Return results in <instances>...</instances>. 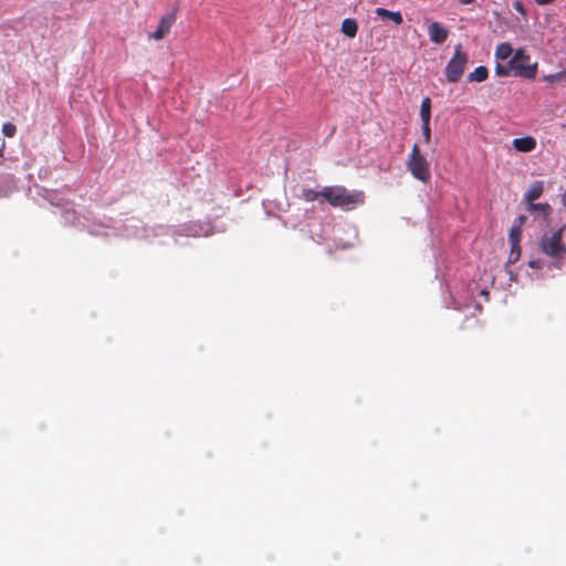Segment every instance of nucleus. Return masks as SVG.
Returning <instances> with one entry per match:
<instances>
[{
    "label": "nucleus",
    "mask_w": 566,
    "mask_h": 566,
    "mask_svg": "<svg viewBox=\"0 0 566 566\" xmlns=\"http://www.w3.org/2000/svg\"><path fill=\"white\" fill-rule=\"evenodd\" d=\"M322 198L334 207L353 208L364 202L361 191H348L345 187H325L321 190Z\"/></svg>",
    "instance_id": "f257e3e1"
},
{
    "label": "nucleus",
    "mask_w": 566,
    "mask_h": 566,
    "mask_svg": "<svg viewBox=\"0 0 566 566\" xmlns=\"http://www.w3.org/2000/svg\"><path fill=\"white\" fill-rule=\"evenodd\" d=\"M563 232L564 227H560L554 232L544 233L539 241L541 252L549 256L555 266H559L566 255V244L563 242Z\"/></svg>",
    "instance_id": "f03ea898"
},
{
    "label": "nucleus",
    "mask_w": 566,
    "mask_h": 566,
    "mask_svg": "<svg viewBox=\"0 0 566 566\" xmlns=\"http://www.w3.org/2000/svg\"><path fill=\"white\" fill-rule=\"evenodd\" d=\"M513 75L525 80H533L537 73V62H532L524 49H517L510 59Z\"/></svg>",
    "instance_id": "7ed1b4c3"
},
{
    "label": "nucleus",
    "mask_w": 566,
    "mask_h": 566,
    "mask_svg": "<svg viewBox=\"0 0 566 566\" xmlns=\"http://www.w3.org/2000/svg\"><path fill=\"white\" fill-rule=\"evenodd\" d=\"M467 62H468V55L464 52H462L460 44L457 45L453 56L448 62V64L444 69L446 77L449 83H455L461 78V76L464 72Z\"/></svg>",
    "instance_id": "20e7f679"
},
{
    "label": "nucleus",
    "mask_w": 566,
    "mask_h": 566,
    "mask_svg": "<svg viewBox=\"0 0 566 566\" xmlns=\"http://www.w3.org/2000/svg\"><path fill=\"white\" fill-rule=\"evenodd\" d=\"M408 167L413 177H424L427 170V160L420 154L418 146L412 148L411 156L408 160Z\"/></svg>",
    "instance_id": "39448f33"
},
{
    "label": "nucleus",
    "mask_w": 566,
    "mask_h": 566,
    "mask_svg": "<svg viewBox=\"0 0 566 566\" xmlns=\"http://www.w3.org/2000/svg\"><path fill=\"white\" fill-rule=\"evenodd\" d=\"M176 21V14L174 12H169L165 14L158 23L157 29L150 34L151 39L161 40L169 32L171 25Z\"/></svg>",
    "instance_id": "423d86ee"
},
{
    "label": "nucleus",
    "mask_w": 566,
    "mask_h": 566,
    "mask_svg": "<svg viewBox=\"0 0 566 566\" xmlns=\"http://www.w3.org/2000/svg\"><path fill=\"white\" fill-rule=\"evenodd\" d=\"M429 39L436 44L443 43L449 35L448 29L441 25L439 22H431L428 27Z\"/></svg>",
    "instance_id": "0eeeda50"
},
{
    "label": "nucleus",
    "mask_w": 566,
    "mask_h": 566,
    "mask_svg": "<svg viewBox=\"0 0 566 566\" xmlns=\"http://www.w3.org/2000/svg\"><path fill=\"white\" fill-rule=\"evenodd\" d=\"M513 147L522 153H528L535 149L536 140L532 136H524L513 139Z\"/></svg>",
    "instance_id": "6e6552de"
},
{
    "label": "nucleus",
    "mask_w": 566,
    "mask_h": 566,
    "mask_svg": "<svg viewBox=\"0 0 566 566\" xmlns=\"http://www.w3.org/2000/svg\"><path fill=\"white\" fill-rule=\"evenodd\" d=\"M375 13L381 19L391 20L396 25H399L403 22L402 15L399 11H390L385 8H377Z\"/></svg>",
    "instance_id": "1a4fd4ad"
},
{
    "label": "nucleus",
    "mask_w": 566,
    "mask_h": 566,
    "mask_svg": "<svg viewBox=\"0 0 566 566\" xmlns=\"http://www.w3.org/2000/svg\"><path fill=\"white\" fill-rule=\"evenodd\" d=\"M527 210L536 213L538 217H542L543 219H546L552 213V208L547 203H534L530 202L527 203Z\"/></svg>",
    "instance_id": "9d476101"
},
{
    "label": "nucleus",
    "mask_w": 566,
    "mask_h": 566,
    "mask_svg": "<svg viewBox=\"0 0 566 566\" xmlns=\"http://www.w3.org/2000/svg\"><path fill=\"white\" fill-rule=\"evenodd\" d=\"M342 32L348 38H355L357 34L358 25L356 20L347 18L342 22Z\"/></svg>",
    "instance_id": "9b49d317"
},
{
    "label": "nucleus",
    "mask_w": 566,
    "mask_h": 566,
    "mask_svg": "<svg viewBox=\"0 0 566 566\" xmlns=\"http://www.w3.org/2000/svg\"><path fill=\"white\" fill-rule=\"evenodd\" d=\"M513 53V48L509 42H502L497 44L495 49V59L496 60H507Z\"/></svg>",
    "instance_id": "f8f14e48"
},
{
    "label": "nucleus",
    "mask_w": 566,
    "mask_h": 566,
    "mask_svg": "<svg viewBox=\"0 0 566 566\" xmlns=\"http://www.w3.org/2000/svg\"><path fill=\"white\" fill-rule=\"evenodd\" d=\"M543 192V184L541 181H535L530 190L525 193V200L527 203L535 201L541 197Z\"/></svg>",
    "instance_id": "ddd939ff"
},
{
    "label": "nucleus",
    "mask_w": 566,
    "mask_h": 566,
    "mask_svg": "<svg viewBox=\"0 0 566 566\" xmlns=\"http://www.w3.org/2000/svg\"><path fill=\"white\" fill-rule=\"evenodd\" d=\"M489 76V70L485 66H478L468 75L469 82H483Z\"/></svg>",
    "instance_id": "4468645a"
},
{
    "label": "nucleus",
    "mask_w": 566,
    "mask_h": 566,
    "mask_svg": "<svg viewBox=\"0 0 566 566\" xmlns=\"http://www.w3.org/2000/svg\"><path fill=\"white\" fill-rule=\"evenodd\" d=\"M431 101L429 97H424L420 105V117L421 122H430L431 117Z\"/></svg>",
    "instance_id": "2eb2a0df"
},
{
    "label": "nucleus",
    "mask_w": 566,
    "mask_h": 566,
    "mask_svg": "<svg viewBox=\"0 0 566 566\" xmlns=\"http://www.w3.org/2000/svg\"><path fill=\"white\" fill-rule=\"evenodd\" d=\"M520 256H521L520 243H516V245L514 243H511V251L509 254L507 263L513 264V263L517 262Z\"/></svg>",
    "instance_id": "dca6fc26"
},
{
    "label": "nucleus",
    "mask_w": 566,
    "mask_h": 566,
    "mask_svg": "<svg viewBox=\"0 0 566 566\" xmlns=\"http://www.w3.org/2000/svg\"><path fill=\"white\" fill-rule=\"evenodd\" d=\"M544 81L548 83L566 82V69L560 72L544 76Z\"/></svg>",
    "instance_id": "f3484780"
},
{
    "label": "nucleus",
    "mask_w": 566,
    "mask_h": 566,
    "mask_svg": "<svg viewBox=\"0 0 566 566\" xmlns=\"http://www.w3.org/2000/svg\"><path fill=\"white\" fill-rule=\"evenodd\" d=\"M521 235H522V229L520 228V226H513L511 228L510 234H509L510 243H514L515 245H516V243H520Z\"/></svg>",
    "instance_id": "a211bd4d"
},
{
    "label": "nucleus",
    "mask_w": 566,
    "mask_h": 566,
    "mask_svg": "<svg viewBox=\"0 0 566 566\" xmlns=\"http://www.w3.org/2000/svg\"><path fill=\"white\" fill-rule=\"evenodd\" d=\"M511 73H513V69H511L510 62L507 65L496 64L495 74L497 76H509Z\"/></svg>",
    "instance_id": "6ab92c4d"
},
{
    "label": "nucleus",
    "mask_w": 566,
    "mask_h": 566,
    "mask_svg": "<svg viewBox=\"0 0 566 566\" xmlns=\"http://www.w3.org/2000/svg\"><path fill=\"white\" fill-rule=\"evenodd\" d=\"M17 127L12 123H4L2 125V133L7 137H13L15 135Z\"/></svg>",
    "instance_id": "aec40b11"
},
{
    "label": "nucleus",
    "mask_w": 566,
    "mask_h": 566,
    "mask_svg": "<svg viewBox=\"0 0 566 566\" xmlns=\"http://www.w3.org/2000/svg\"><path fill=\"white\" fill-rule=\"evenodd\" d=\"M303 196L307 201H314L322 197V193L313 189H304Z\"/></svg>",
    "instance_id": "412c9836"
},
{
    "label": "nucleus",
    "mask_w": 566,
    "mask_h": 566,
    "mask_svg": "<svg viewBox=\"0 0 566 566\" xmlns=\"http://www.w3.org/2000/svg\"><path fill=\"white\" fill-rule=\"evenodd\" d=\"M422 134L424 137V140L428 143L431 138V129H430V122H422Z\"/></svg>",
    "instance_id": "4be33fe9"
},
{
    "label": "nucleus",
    "mask_w": 566,
    "mask_h": 566,
    "mask_svg": "<svg viewBox=\"0 0 566 566\" xmlns=\"http://www.w3.org/2000/svg\"><path fill=\"white\" fill-rule=\"evenodd\" d=\"M526 221V217L521 214L517 217V219L515 220V224L514 226H520V228L522 229L523 224L525 223Z\"/></svg>",
    "instance_id": "5701e85b"
},
{
    "label": "nucleus",
    "mask_w": 566,
    "mask_h": 566,
    "mask_svg": "<svg viewBox=\"0 0 566 566\" xmlns=\"http://www.w3.org/2000/svg\"><path fill=\"white\" fill-rule=\"evenodd\" d=\"M514 9L522 13V14H525V11H524V8H523V4L520 2V1H515L514 4H513Z\"/></svg>",
    "instance_id": "b1692460"
},
{
    "label": "nucleus",
    "mask_w": 566,
    "mask_h": 566,
    "mask_svg": "<svg viewBox=\"0 0 566 566\" xmlns=\"http://www.w3.org/2000/svg\"><path fill=\"white\" fill-rule=\"evenodd\" d=\"M538 4H548L553 2L554 0H535Z\"/></svg>",
    "instance_id": "393cba45"
},
{
    "label": "nucleus",
    "mask_w": 566,
    "mask_h": 566,
    "mask_svg": "<svg viewBox=\"0 0 566 566\" xmlns=\"http://www.w3.org/2000/svg\"><path fill=\"white\" fill-rule=\"evenodd\" d=\"M461 4H470L474 2V0H459Z\"/></svg>",
    "instance_id": "a878e982"
},
{
    "label": "nucleus",
    "mask_w": 566,
    "mask_h": 566,
    "mask_svg": "<svg viewBox=\"0 0 566 566\" xmlns=\"http://www.w3.org/2000/svg\"><path fill=\"white\" fill-rule=\"evenodd\" d=\"M530 265H531L532 268H535V262H534V261H531V262H530Z\"/></svg>",
    "instance_id": "bb28decb"
},
{
    "label": "nucleus",
    "mask_w": 566,
    "mask_h": 566,
    "mask_svg": "<svg viewBox=\"0 0 566 566\" xmlns=\"http://www.w3.org/2000/svg\"><path fill=\"white\" fill-rule=\"evenodd\" d=\"M0 196H2V192H0Z\"/></svg>",
    "instance_id": "cd10ccee"
}]
</instances>
